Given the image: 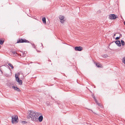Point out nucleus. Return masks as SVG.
<instances>
[{
  "label": "nucleus",
  "mask_w": 125,
  "mask_h": 125,
  "mask_svg": "<svg viewBox=\"0 0 125 125\" xmlns=\"http://www.w3.org/2000/svg\"><path fill=\"white\" fill-rule=\"evenodd\" d=\"M40 115V113L30 110L28 111L27 116L28 119L31 118V121L37 122L38 121V117Z\"/></svg>",
  "instance_id": "nucleus-1"
},
{
  "label": "nucleus",
  "mask_w": 125,
  "mask_h": 125,
  "mask_svg": "<svg viewBox=\"0 0 125 125\" xmlns=\"http://www.w3.org/2000/svg\"><path fill=\"white\" fill-rule=\"evenodd\" d=\"M18 119V117L17 116H13L12 117L11 122L12 123L14 124V123H18V121H17Z\"/></svg>",
  "instance_id": "nucleus-2"
},
{
  "label": "nucleus",
  "mask_w": 125,
  "mask_h": 125,
  "mask_svg": "<svg viewBox=\"0 0 125 125\" xmlns=\"http://www.w3.org/2000/svg\"><path fill=\"white\" fill-rule=\"evenodd\" d=\"M23 42L29 43L30 42L29 41L27 40L26 39H18V40H17V43Z\"/></svg>",
  "instance_id": "nucleus-3"
},
{
  "label": "nucleus",
  "mask_w": 125,
  "mask_h": 125,
  "mask_svg": "<svg viewBox=\"0 0 125 125\" xmlns=\"http://www.w3.org/2000/svg\"><path fill=\"white\" fill-rule=\"evenodd\" d=\"M109 18L111 20L115 19L118 18L117 15L115 14H111L109 15Z\"/></svg>",
  "instance_id": "nucleus-4"
},
{
  "label": "nucleus",
  "mask_w": 125,
  "mask_h": 125,
  "mask_svg": "<svg viewBox=\"0 0 125 125\" xmlns=\"http://www.w3.org/2000/svg\"><path fill=\"white\" fill-rule=\"evenodd\" d=\"M10 87V88H13L14 90L18 92H20L21 91V90L17 87L14 86H11Z\"/></svg>",
  "instance_id": "nucleus-5"
},
{
  "label": "nucleus",
  "mask_w": 125,
  "mask_h": 125,
  "mask_svg": "<svg viewBox=\"0 0 125 125\" xmlns=\"http://www.w3.org/2000/svg\"><path fill=\"white\" fill-rule=\"evenodd\" d=\"M75 51H81L83 50L82 47L81 46H76L74 48Z\"/></svg>",
  "instance_id": "nucleus-6"
},
{
  "label": "nucleus",
  "mask_w": 125,
  "mask_h": 125,
  "mask_svg": "<svg viewBox=\"0 0 125 125\" xmlns=\"http://www.w3.org/2000/svg\"><path fill=\"white\" fill-rule=\"evenodd\" d=\"M59 18L60 20V22L62 23H63L64 21V17L62 15H60L59 16Z\"/></svg>",
  "instance_id": "nucleus-7"
},
{
  "label": "nucleus",
  "mask_w": 125,
  "mask_h": 125,
  "mask_svg": "<svg viewBox=\"0 0 125 125\" xmlns=\"http://www.w3.org/2000/svg\"><path fill=\"white\" fill-rule=\"evenodd\" d=\"M115 43L118 46H121V43L120 41H119L117 40L115 41Z\"/></svg>",
  "instance_id": "nucleus-8"
},
{
  "label": "nucleus",
  "mask_w": 125,
  "mask_h": 125,
  "mask_svg": "<svg viewBox=\"0 0 125 125\" xmlns=\"http://www.w3.org/2000/svg\"><path fill=\"white\" fill-rule=\"evenodd\" d=\"M43 119V117L42 115H41L39 117H38V120L40 122H42Z\"/></svg>",
  "instance_id": "nucleus-9"
},
{
  "label": "nucleus",
  "mask_w": 125,
  "mask_h": 125,
  "mask_svg": "<svg viewBox=\"0 0 125 125\" xmlns=\"http://www.w3.org/2000/svg\"><path fill=\"white\" fill-rule=\"evenodd\" d=\"M16 80L17 82L20 85H21L22 84V81L21 80H20L19 78V79H16Z\"/></svg>",
  "instance_id": "nucleus-10"
},
{
  "label": "nucleus",
  "mask_w": 125,
  "mask_h": 125,
  "mask_svg": "<svg viewBox=\"0 0 125 125\" xmlns=\"http://www.w3.org/2000/svg\"><path fill=\"white\" fill-rule=\"evenodd\" d=\"M4 42V40L2 38H0V44L2 45Z\"/></svg>",
  "instance_id": "nucleus-11"
},
{
  "label": "nucleus",
  "mask_w": 125,
  "mask_h": 125,
  "mask_svg": "<svg viewBox=\"0 0 125 125\" xmlns=\"http://www.w3.org/2000/svg\"><path fill=\"white\" fill-rule=\"evenodd\" d=\"M42 21L44 23L46 24V18L45 17H43L42 18Z\"/></svg>",
  "instance_id": "nucleus-12"
},
{
  "label": "nucleus",
  "mask_w": 125,
  "mask_h": 125,
  "mask_svg": "<svg viewBox=\"0 0 125 125\" xmlns=\"http://www.w3.org/2000/svg\"><path fill=\"white\" fill-rule=\"evenodd\" d=\"M96 66L98 67H102V65L100 64H99V63L97 64L96 63Z\"/></svg>",
  "instance_id": "nucleus-13"
},
{
  "label": "nucleus",
  "mask_w": 125,
  "mask_h": 125,
  "mask_svg": "<svg viewBox=\"0 0 125 125\" xmlns=\"http://www.w3.org/2000/svg\"><path fill=\"white\" fill-rule=\"evenodd\" d=\"M121 42L122 46L124 45L125 44V42L123 40H121Z\"/></svg>",
  "instance_id": "nucleus-14"
},
{
  "label": "nucleus",
  "mask_w": 125,
  "mask_h": 125,
  "mask_svg": "<svg viewBox=\"0 0 125 125\" xmlns=\"http://www.w3.org/2000/svg\"><path fill=\"white\" fill-rule=\"evenodd\" d=\"M8 65L10 67H11V68L12 69H13L14 67L13 66V65L11 63H8Z\"/></svg>",
  "instance_id": "nucleus-15"
},
{
  "label": "nucleus",
  "mask_w": 125,
  "mask_h": 125,
  "mask_svg": "<svg viewBox=\"0 0 125 125\" xmlns=\"http://www.w3.org/2000/svg\"><path fill=\"white\" fill-rule=\"evenodd\" d=\"M122 62L125 64V57H124L123 58Z\"/></svg>",
  "instance_id": "nucleus-16"
},
{
  "label": "nucleus",
  "mask_w": 125,
  "mask_h": 125,
  "mask_svg": "<svg viewBox=\"0 0 125 125\" xmlns=\"http://www.w3.org/2000/svg\"><path fill=\"white\" fill-rule=\"evenodd\" d=\"M15 76L16 80L19 79V78L18 77V75L17 74H15Z\"/></svg>",
  "instance_id": "nucleus-17"
},
{
  "label": "nucleus",
  "mask_w": 125,
  "mask_h": 125,
  "mask_svg": "<svg viewBox=\"0 0 125 125\" xmlns=\"http://www.w3.org/2000/svg\"><path fill=\"white\" fill-rule=\"evenodd\" d=\"M12 53L14 54H17V53L16 51H13L12 52Z\"/></svg>",
  "instance_id": "nucleus-18"
},
{
  "label": "nucleus",
  "mask_w": 125,
  "mask_h": 125,
  "mask_svg": "<svg viewBox=\"0 0 125 125\" xmlns=\"http://www.w3.org/2000/svg\"><path fill=\"white\" fill-rule=\"evenodd\" d=\"M26 123V122L25 121H23L21 122V123L23 124H25Z\"/></svg>",
  "instance_id": "nucleus-19"
},
{
  "label": "nucleus",
  "mask_w": 125,
  "mask_h": 125,
  "mask_svg": "<svg viewBox=\"0 0 125 125\" xmlns=\"http://www.w3.org/2000/svg\"><path fill=\"white\" fill-rule=\"evenodd\" d=\"M99 106H100V107H101V108L103 107V106L100 103H98L97 104Z\"/></svg>",
  "instance_id": "nucleus-20"
},
{
  "label": "nucleus",
  "mask_w": 125,
  "mask_h": 125,
  "mask_svg": "<svg viewBox=\"0 0 125 125\" xmlns=\"http://www.w3.org/2000/svg\"><path fill=\"white\" fill-rule=\"evenodd\" d=\"M93 98L94 99L95 101V100H96L95 98V96L94 95H93Z\"/></svg>",
  "instance_id": "nucleus-21"
},
{
  "label": "nucleus",
  "mask_w": 125,
  "mask_h": 125,
  "mask_svg": "<svg viewBox=\"0 0 125 125\" xmlns=\"http://www.w3.org/2000/svg\"><path fill=\"white\" fill-rule=\"evenodd\" d=\"M120 37H119H119H117L115 38V40H118L119 39H120Z\"/></svg>",
  "instance_id": "nucleus-22"
},
{
  "label": "nucleus",
  "mask_w": 125,
  "mask_h": 125,
  "mask_svg": "<svg viewBox=\"0 0 125 125\" xmlns=\"http://www.w3.org/2000/svg\"><path fill=\"white\" fill-rule=\"evenodd\" d=\"M32 47L33 48H35V45H34V44H32Z\"/></svg>",
  "instance_id": "nucleus-23"
},
{
  "label": "nucleus",
  "mask_w": 125,
  "mask_h": 125,
  "mask_svg": "<svg viewBox=\"0 0 125 125\" xmlns=\"http://www.w3.org/2000/svg\"><path fill=\"white\" fill-rule=\"evenodd\" d=\"M95 102H96V103L97 104H98L99 103H98V101H97V100H95Z\"/></svg>",
  "instance_id": "nucleus-24"
},
{
  "label": "nucleus",
  "mask_w": 125,
  "mask_h": 125,
  "mask_svg": "<svg viewBox=\"0 0 125 125\" xmlns=\"http://www.w3.org/2000/svg\"><path fill=\"white\" fill-rule=\"evenodd\" d=\"M24 53H25V54H23L24 56H25L26 55L25 53H27V52L25 51L24 52Z\"/></svg>",
  "instance_id": "nucleus-25"
},
{
  "label": "nucleus",
  "mask_w": 125,
  "mask_h": 125,
  "mask_svg": "<svg viewBox=\"0 0 125 125\" xmlns=\"http://www.w3.org/2000/svg\"><path fill=\"white\" fill-rule=\"evenodd\" d=\"M122 36V34H120L119 37H120H120H121Z\"/></svg>",
  "instance_id": "nucleus-26"
},
{
  "label": "nucleus",
  "mask_w": 125,
  "mask_h": 125,
  "mask_svg": "<svg viewBox=\"0 0 125 125\" xmlns=\"http://www.w3.org/2000/svg\"><path fill=\"white\" fill-rule=\"evenodd\" d=\"M115 35H116V34H114V36H115Z\"/></svg>",
  "instance_id": "nucleus-27"
},
{
  "label": "nucleus",
  "mask_w": 125,
  "mask_h": 125,
  "mask_svg": "<svg viewBox=\"0 0 125 125\" xmlns=\"http://www.w3.org/2000/svg\"><path fill=\"white\" fill-rule=\"evenodd\" d=\"M37 52H40V51H37Z\"/></svg>",
  "instance_id": "nucleus-28"
},
{
  "label": "nucleus",
  "mask_w": 125,
  "mask_h": 125,
  "mask_svg": "<svg viewBox=\"0 0 125 125\" xmlns=\"http://www.w3.org/2000/svg\"><path fill=\"white\" fill-rule=\"evenodd\" d=\"M37 52H40V51H37Z\"/></svg>",
  "instance_id": "nucleus-29"
},
{
  "label": "nucleus",
  "mask_w": 125,
  "mask_h": 125,
  "mask_svg": "<svg viewBox=\"0 0 125 125\" xmlns=\"http://www.w3.org/2000/svg\"><path fill=\"white\" fill-rule=\"evenodd\" d=\"M0 71H1V72H2H2L1 71V70Z\"/></svg>",
  "instance_id": "nucleus-30"
}]
</instances>
